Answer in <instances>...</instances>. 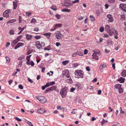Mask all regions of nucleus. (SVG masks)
Here are the masks:
<instances>
[{
  "instance_id": "nucleus-1",
  "label": "nucleus",
  "mask_w": 126,
  "mask_h": 126,
  "mask_svg": "<svg viewBox=\"0 0 126 126\" xmlns=\"http://www.w3.org/2000/svg\"><path fill=\"white\" fill-rule=\"evenodd\" d=\"M67 87L65 86L63 88H62L60 92V94L61 95L62 98H64L66 97L67 92Z\"/></svg>"
},
{
  "instance_id": "nucleus-2",
  "label": "nucleus",
  "mask_w": 126,
  "mask_h": 126,
  "mask_svg": "<svg viewBox=\"0 0 126 126\" xmlns=\"http://www.w3.org/2000/svg\"><path fill=\"white\" fill-rule=\"evenodd\" d=\"M36 98L42 103L46 102L47 99L45 97L42 96L37 95L35 97Z\"/></svg>"
},
{
  "instance_id": "nucleus-3",
  "label": "nucleus",
  "mask_w": 126,
  "mask_h": 126,
  "mask_svg": "<svg viewBox=\"0 0 126 126\" xmlns=\"http://www.w3.org/2000/svg\"><path fill=\"white\" fill-rule=\"evenodd\" d=\"M75 75L77 76L78 77V78H82L83 77V72L81 70H76L75 72Z\"/></svg>"
},
{
  "instance_id": "nucleus-4",
  "label": "nucleus",
  "mask_w": 126,
  "mask_h": 126,
  "mask_svg": "<svg viewBox=\"0 0 126 126\" xmlns=\"http://www.w3.org/2000/svg\"><path fill=\"white\" fill-rule=\"evenodd\" d=\"M110 26L109 25H105V30L109 33L110 35L112 36V33L111 32L112 30H110Z\"/></svg>"
},
{
  "instance_id": "nucleus-5",
  "label": "nucleus",
  "mask_w": 126,
  "mask_h": 126,
  "mask_svg": "<svg viewBox=\"0 0 126 126\" xmlns=\"http://www.w3.org/2000/svg\"><path fill=\"white\" fill-rule=\"evenodd\" d=\"M55 36L58 39H60L63 37V35L59 31H57L55 33Z\"/></svg>"
},
{
  "instance_id": "nucleus-6",
  "label": "nucleus",
  "mask_w": 126,
  "mask_h": 126,
  "mask_svg": "<svg viewBox=\"0 0 126 126\" xmlns=\"http://www.w3.org/2000/svg\"><path fill=\"white\" fill-rule=\"evenodd\" d=\"M119 7L123 11L126 12V4L124 3L120 4Z\"/></svg>"
},
{
  "instance_id": "nucleus-7",
  "label": "nucleus",
  "mask_w": 126,
  "mask_h": 126,
  "mask_svg": "<svg viewBox=\"0 0 126 126\" xmlns=\"http://www.w3.org/2000/svg\"><path fill=\"white\" fill-rule=\"evenodd\" d=\"M107 19L109 22H111L113 21V20L112 16L110 14H109L107 16Z\"/></svg>"
},
{
  "instance_id": "nucleus-8",
  "label": "nucleus",
  "mask_w": 126,
  "mask_h": 126,
  "mask_svg": "<svg viewBox=\"0 0 126 126\" xmlns=\"http://www.w3.org/2000/svg\"><path fill=\"white\" fill-rule=\"evenodd\" d=\"M62 24H59L58 23L56 24L55 26L54 29H51L50 30V31H54L55 30V29L58 28H60L62 26Z\"/></svg>"
},
{
  "instance_id": "nucleus-9",
  "label": "nucleus",
  "mask_w": 126,
  "mask_h": 126,
  "mask_svg": "<svg viewBox=\"0 0 126 126\" xmlns=\"http://www.w3.org/2000/svg\"><path fill=\"white\" fill-rule=\"evenodd\" d=\"M37 112L38 113H40L43 114L45 113L46 111L44 109H40L37 110Z\"/></svg>"
},
{
  "instance_id": "nucleus-10",
  "label": "nucleus",
  "mask_w": 126,
  "mask_h": 126,
  "mask_svg": "<svg viewBox=\"0 0 126 126\" xmlns=\"http://www.w3.org/2000/svg\"><path fill=\"white\" fill-rule=\"evenodd\" d=\"M24 45V44L22 43H18L15 46V49H16L20 47H22Z\"/></svg>"
},
{
  "instance_id": "nucleus-11",
  "label": "nucleus",
  "mask_w": 126,
  "mask_h": 126,
  "mask_svg": "<svg viewBox=\"0 0 126 126\" xmlns=\"http://www.w3.org/2000/svg\"><path fill=\"white\" fill-rule=\"evenodd\" d=\"M51 91H53V90L57 92H59L56 86H53L50 87Z\"/></svg>"
},
{
  "instance_id": "nucleus-12",
  "label": "nucleus",
  "mask_w": 126,
  "mask_h": 126,
  "mask_svg": "<svg viewBox=\"0 0 126 126\" xmlns=\"http://www.w3.org/2000/svg\"><path fill=\"white\" fill-rule=\"evenodd\" d=\"M112 29L111 32L112 33V35L113 34L115 35H118V31L117 30L113 29Z\"/></svg>"
},
{
  "instance_id": "nucleus-13",
  "label": "nucleus",
  "mask_w": 126,
  "mask_h": 126,
  "mask_svg": "<svg viewBox=\"0 0 126 126\" xmlns=\"http://www.w3.org/2000/svg\"><path fill=\"white\" fill-rule=\"evenodd\" d=\"M96 53H93V57L92 58L93 59H95L96 60H98V56L96 55Z\"/></svg>"
},
{
  "instance_id": "nucleus-14",
  "label": "nucleus",
  "mask_w": 126,
  "mask_h": 126,
  "mask_svg": "<svg viewBox=\"0 0 126 126\" xmlns=\"http://www.w3.org/2000/svg\"><path fill=\"white\" fill-rule=\"evenodd\" d=\"M107 44L108 45L111 46L112 45V42L111 39H109L107 42Z\"/></svg>"
},
{
  "instance_id": "nucleus-15",
  "label": "nucleus",
  "mask_w": 126,
  "mask_h": 126,
  "mask_svg": "<svg viewBox=\"0 0 126 126\" xmlns=\"http://www.w3.org/2000/svg\"><path fill=\"white\" fill-rule=\"evenodd\" d=\"M25 36H26V38L28 40H30L31 39L32 37V36L31 35H29L28 34H25Z\"/></svg>"
},
{
  "instance_id": "nucleus-16",
  "label": "nucleus",
  "mask_w": 126,
  "mask_h": 126,
  "mask_svg": "<svg viewBox=\"0 0 126 126\" xmlns=\"http://www.w3.org/2000/svg\"><path fill=\"white\" fill-rule=\"evenodd\" d=\"M125 80V79L124 78L121 77L118 80V81H120V82L121 83H123L124 82Z\"/></svg>"
},
{
  "instance_id": "nucleus-17",
  "label": "nucleus",
  "mask_w": 126,
  "mask_h": 126,
  "mask_svg": "<svg viewBox=\"0 0 126 126\" xmlns=\"http://www.w3.org/2000/svg\"><path fill=\"white\" fill-rule=\"evenodd\" d=\"M13 9H16V8L17 6V2L15 1H14L13 2Z\"/></svg>"
},
{
  "instance_id": "nucleus-18",
  "label": "nucleus",
  "mask_w": 126,
  "mask_h": 126,
  "mask_svg": "<svg viewBox=\"0 0 126 126\" xmlns=\"http://www.w3.org/2000/svg\"><path fill=\"white\" fill-rule=\"evenodd\" d=\"M18 41L16 40V39L14 40L12 42L11 44L12 45V46H14Z\"/></svg>"
},
{
  "instance_id": "nucleus-19",
  "label": "nucleus",
  "mask_w": 126,
  "mask_h": 126,
  "mask_svg": "<svg viewBox=\"0 0 126 126\" xmlns=\"http://www.w3.org/2000/svg\"><path fill=\"white\" fill-rule=\"evenodd\" d=\"M121 75L124 77L126 76V70H124L122 72Z\"/></svg>"
},
{
  "instance_id": "nucleus-20",
  "label": "nucleus",
  "mask_w": 126,
  "mask_h": 126,
  "mask_svg": "<svg viewBox=\"0 0 126 126\" xmlns=\"http://www.w3.org/2000/svg\"><path fill=\"white\" fill-rule=\"evenodd\" d=\"M3 16L4 17H8L9 16V15L6 12H4L3 13Z\"/></svg>"
},
{
  "instance_id": "nucleus-21",
  "label": "nucleus",
  "mask_w": 126,
  "mask_h": 126,
  "mask_svg": "<svg viewBox=\"0 0 126 126\" xmlns=\"http://www.w3.org/2000/svg\"><path fill=\"white\" fill-rule=\"evenodd\" d=\"M106 66V64H103L101 65L100 67V70L102 69L103 68H105Z\"/></svg>"
},
{
  "instance_id": "nucleus-22",
  "label": "nucleus",
  "mask_w": 126,
  "mask_h": 126,
  "mask_svg": "<svg viewBox=\"0 0 126 126\" xmlns=\"http://www.w3.org/2000/svg\"><path fill=\"white\" fill-rule=\"evenodd\" d=\"M62 12H69L70 11V10L67 8L63 9L62 10Z\"/></svg>"
},
{
  "instance_id": "nucleus-23",
  "label": "nucleus",
  "mask_w": 126,
  "mask_h": 126,
  "mask_svg": "<svg viewBox=\"0 0 126 126\" xmlns=\"http://www.w3.org/2000/svg\"><path fill=\"white\" fill-rule=\"evenodd\" d=\"M50 47V46H48L47 47H45L44 49V50H47L49 51L51 49Z\"/></svg>"
},
{
  "instance_id": "nucleus-24",
  "label": "nucleus",
  "mask_w": 126,
  "mask_h": 126,
  "mask_svg": "<svg viewBox=\"0 0 126 126\" xmlns=\"http://www.w3.org/2000/svg\"><path fill=\"white\" fill-rule=\"evenodd\" d=\"M77 55H78L81 56L83 55V53L81 51H78L77 52Z\"/></svg>"
},
{
  "instance_id": "nucleus-25",
  "label": "nucleus",
  "mask_w": 126,
  "mask_h": 126,
  "mask_svg": "<svg viewBox=\"0 0 126 126\" xmlns=\"http://www.w3.org/2000/svg\"><path fill=\"white\" fill-rule=\"evenodd\" d=\"M51 33H44L43 34V35L45 36H48L49 37H48V38H49L50 37V35L51 34Z\"/></svg>"
},
{
  "instance_id": "nucleus-26",
  "label": "nucleus",
  "mask_w": 126,
  "mask_h": 126,
  "mask_svg": "<svg viewBox=\"0 0 126 126\" xmlns=\"http://www.w3.org/2000/svg\"><path fill=\"white\" fill-rule=\"evenodd\" d=\"M16 20L15 19H11L8 21V23H13L14 22H16Z\"/></svg>"
},
{
  "instance_id": "nucleus-27",
  "label": "nucleus",
  "mask_w": 126,
  "mask_h": 126,
  "mask_svg": "<svg viewBox=\"0 0 126 126\" xmlns=\"http://www.w3.org/2000/svg\"><path fill=\"white\" fill-rule=\"evenodd\" d=\"M69 62L68 61L66 60L62 62V64L64 65H66Z\"/></svg>"
},
{
  "instance_id": "nucleus-28",
  "label": "nucleus",
  "mask_w": 126,
  "mask_h": 126,
  "mask_svg": "<svg viewBox=\"0 0 126 126\" xmlns=\"http://www.w3.org/2000/svg\"><path fill=\"white\" fill-rule=\"evenodd\" d=\"M40 45L41 48H42L43 47L45 46V44L44 42H41Z\"/></svg>"
},
{
  "instance_id": "nucleus-29",
  "label": "nucleus",
  "mask_w": 126,
  "mask_h": 126,
  "mask_svg": "<svg viewBox=\"0 0 126 126\" xmlns=\"http://www.w3.org/2000/svg\"><path fill=\"white\" fill-rule=\"evenodd\" d=\"M90 18L93 21H95V18L94 17H93V16L92 15H91L90 16Z\"/></svg>"
},
{
  "instance_id": "nucleus-30",
  "label": "nucleus",
  "mask_w": 126,
  "mask_h": 126,
  "mask_svg": "<svg viewBox=\"0 0 126 126\" xmlns=\"http://www.w3.org/2000/svg\"><path fill=\"white\" fill-rule=\"evenodd\" d=\"M5 58L6 59V63H9L10 61L9 58L8 57L6 56L5 57Z\"/></svg>"
},
{
  "instance_id": "nucleus-31",
  "label": "nucleus",
  "mask_w": 126,
  "mask_h": 126,
  "mask_svg": "<svg viewBox=\"0 0 126 126\" xmlns=\"http://www.w3.org/2000/svg\"><path fill=\"white\" fill-rule=\"evenodd\" d=\"M121 19L124 20L125 19V15H121Z\"/></svg>"
},
{
  "instance_id": "nucleus-32",
  "label": "nucleus",
  "mask_w": 126,
  "mask_h": 126,
  "mask_svg": "<svg viewBox=\"0 0 126 126\" xmlns=\"http://www.w3.org/2000/svg\"><path fill=\"white\" fill-rule=\"evenodd\" d=\"M51 8L54 11H56L57 10L56 7L55 6H53L51 7Z\"/></svg>"
},
{
  "instance_id": "nucleus-33",
  "label": "nucleus",
  "mask_w": 126,
  "mask_h": 126,
  "mask_svg": "<svg viewBox=\"0 0 126 126\" xmlns=\"http://www.w3.org/2000/svg\"><path fill=\"white\" fill-rule=\"evenodd\" d=\"M36 44L35 46L36 47H37V45H40V42L39 41H37L35 42Z\"/></svg>"
},
{
  "instance_id": "nucleus-34",
  "label": "nucleus",
  "mask_w": 126,
  "mask_h": 126,
  "mask_svg": "<svg viewBox=\"0 0 126 126\" xmlns=\"http://www.w3.org/2000/svg\"><path fill=\"white\" fill-rule=\"evenodd\" d=\"M41 35H36L34 36L35 38L37 39H38L41 38Z\"/></svg>"
},
{
  "instance_id": "nucleus-35",
  "label": "nucleus",
  "mask_w": 126,
  "mask_h": 126,
  "mask_svg": "<svg viewBox=\"0 0 126 126\" xmlns=\"http://www.w3.org/2000/svg\"><path fill=\"white\" fill-rule=\"evenodd\" d=\"M107 122V121H106L104 119H103V121L102 122H101V123L102 124V125H103L104 123Z\"/></svg>"
},
{
  "instance_id": "nucleus-36",
  "label": "nucleus",
  "mask_w": 126,
  "mask_h": 126,
  "mask_svg": "<svg viewBox=\"0 0 126 126\" xmlns=\"http://www.w3.org/2000/svg\"><path fill=\"white\" fill-rule=\"evenodd\" d=\"M78 19L79 20H81L83 19V17L79 16H78Z\"/></svg>"
},
{
  "instance_id": "nucleus-37",
  "label": "nucleus",
  "mask_w": 126,
  "mask_h": 126,
  "mask_svg": "<svg viewBox=\"0 0 126 126\" xmlns=\"http://www.w3.org/2000/svg\"><path fill=\"white\" fill-rule=\"evenodd\" d=\"M15 119L19 122H21L22 121V120L21 119L17 117H15Z\"/></svg>"
},
{
  "instance_id": "nucleus-38",
  "label": "nucleus",
  "mask_w": 126,
  "mask_h": 126,
  "mask_svg": "<svg viewBox=\"0 0 126 126\" xmlns=\"http://www.w3.org/2000/svg\"><path fill=\"white\" fill-rule=\"evenodd\" d=\"M14 31L13 30H12L10 31L9 33L10 35H13L14 34Z\"/></svg>"
},
{
  "instance_id": "nucleus-39",
  "label": "nucleus",
  "mask_w": 126,
  "mask_h": 126,
  "mask_svg": "<svg viewBox=\"0 0 126 126\" xmlns=\"http://www.w3.org/2000/svg\"><path fill=\"white\" fill-rule=\"evenodd\" d=\"M104 28L103 27H101L100 29V32H102L104 31Z\"/></svg>"
},
{
  "instance_id": "nucleus-40",
  "label": "nucleus",
  "mask_w": 126,
  "mask_h": 126,
  "mask_svg": "<svg viewBox=\"0 0 126 126\" xmlns=\"http://www.w3.org/2000/svg\"><path fill=\"white\" fill-rule=\"evenodd\" d=\"M22 37V35H19L17 37L16 39L17 40H18V41L20 40L21 39V38Z\"/></svg>"
},
{
  "instance_id": "nucleus-41",
  "label": "nucleus",
  "mask_w": 126,
  "mask_h": 126,
  "mask_svg": "<svg viewBox=\"0 0 126 126\" xmlns=\"http://www.w3.org/2000/svg\"><path fill=\"white\" fill-rule=\"evenodd\" d=\"M50 91H51V89L50 88V87H49V88H47V89H46L45 90V92L46 93L47 92H49Z\"/></svg>"
},
{
  "instance_id": "nucleus-42",
  "label": "nucleus",
  "mask_w": 126,
  "mask_h": 126,
  "mask_svg": "<svg viewBox=\"0 0 126 126\" xmlns=\"http://www.w3.org/2000/svg\"><path fill=\"white\" fill-rule=\"evenodd\" d=\"M36 21V20L34 18H32L31 21V23H34Z\"/></svg>"
},
{
  "instance_id": "nucleus-43",
  "label": "nucleus",
  "mask_w": 126,
  "mask_h": 126,
  "mask_svg": "<svg viewBox=\"0 0 126 126\" xmlns=\"http://www.w3.org/2000/svg\"><path fill=\"white\" fill-rule=\"evenodd\" d=\"M68 5H65L64 6H65L66 7H67L68 6H70L71 5V3L70 2H68L67 3Z\"/></svg>"
},
{
  "instance_id": "nucleus-44",
  "label": "nucleus",
  "mask_w": 126,
  "mask_h": 126,
  "mask_svg": "<svg viewBox=\"0 0 126 126\" xmlns=\"http://www.w3.org/2000/svg\"><path fill=\"white\" fill-rule=\"evenodd\" d=\"M27 60V61L26 62V64L28 65H30V63L29 62L30 61V58H29L28 59V60Z\"/></svg>"
},
{
  "instance_id": "nucleus-45",
  "label": "nucleus",
  "mask_w": 126,
  "mask_h": 126,
  "mask_svg": "<svg viewBox=\"0 0 126 126\" xmlns=\"http://www.w3.org/2000/svg\"><path fill=\"white\" fill-rule=\"evenodd\" d=\"M18 88L21 89H23V87L21 84H20L18 86Z\"/></svg>"
},
{
  "instance_id": "nucleus-46",
  "label": "nucleus",
  "mask_w": 126,
  "mask_h": 126,
  "mask_svg": "<svg viewBox=\"0 0 126 126\" xmlns=\"http://www.w3.org/2000/svg\"><path fill=\"white\" fill-rule=\"evenodd\" d=\"M31 13L30 12H26V16L28 17L30 16V15L31 14Z\"/></svg>"
},
{
  "instance_id": "nucleus-47",
  "label": "nucleus",
  "mask_w": 126,
  "mask_h": 126,
  "mask_svg": "<svg viewBox=\"0 0 126 126\" xmlns=\"http://www.w3.org/2000/svg\"><path fill=\"white\" fill-rule=\"evenodd\" d=\"M60 16L58 14H56V17L57 18V19H59L60 18Z\"/></svg>"
},
{
  "instance_id": "nucleus-48",
  "label": "nucleus",
  "mask_w": 126,
  "mask_h": 126,
  "mask_svg": "<svg viewBox=\"0 0 126 126\" xmlns=\"http://www.w3.org/2000/svg\"><path fill=\"white\" fill-rule=\"evenodd\" d=\"M55 84V82L54 81H51L49 83V85L50 86H52L53 85V84Z\"/></svg>"
},
{
  "instance_id": "nucleus-49",
  "label": "nucleus",
  "mask_w": 126,
  "mask_h": 126,
  "mask_svg": "<svg viewBox=\"0 0 126 126\" xmlns=\"http://www.w3.org/2000/svg\"><path fill=\"white\" fill-rule=\"evenodd\" d=\"M79 0H75L72 1V3H75L76 2H79Z\"/></svg>"
},
{
  "instance_id": "nucleus-50",
  "label": "nucleus",
  "mask_w": 126,
  "mask_h": 126,
  "mask_svg": "<svg viewBox=\"0 0 126 126\" xmlns=\"http://www.w3.org/2000/svg\"><path fill=\"white\" fill-rule=\"evenodd\" d=\"M78 65V64L77 63H75L73 64V67H76Z\"/></svg>"
},
{
  "instance_id": "nucleus-51",
  "label": "nucleus",
  "mask_w": 126,
  "mask_h": 126,
  "mask_svg": "<svg viewBox=\"0 0 126 126\" xmlns=\"http://www.w3.org/2000/svg\"><path fill=\"white\" fill-rule=\"evenodd\" d=\"M28 81H29V82H30L31 83H32L33 82V80H32L31 79H30V78H29L28 79Z\"/></svg>"
},
{
  "instance_id": "nucleus-52",
  "label": "nucleus",
  "mask_w": 126,
  "mask_h": 126,
  "mask_svg": "<svg viewBox=\"0 0 126 126\" xmlns=\"http://www.w3.org/2000/svg\"><path fill=\"white\" fill-rule=\"evenodd\" d=\"M115 88H118V87H116V86H117V87H120L121 86V85L120 84H116V85H115Z\"/></svg>"
},
{
  "instance_id": "nucleus-53",
  "label": "nucleus",
  "mask_w": 126,
  "mask_h": 126,
  "mask_svg": "<svg viewBox=\"0 0 126 126\" xmlns=\"http://www.w3.org/2000/svg\"><path fill=\"white\" fill-rule=\"evenodd\" d=\"M30 65H31L32 66L34 65V63L32 61H31L30 63Z\"/></svg>"
},
{
  "instance_id": "nucleus-54",
  "label": "nucleus",
  "mask_w": 126,
  "mask_h": 126,
  "mask_svg": "<svg viewBox=\"0 0 126 126\" xmlns=\"http://www.w3.org/2000/svg\"><path fill=\"white\" fill-rule=\"evenodd\" d=\"M6 12V13H7L8 14L9 13H10L11 11L9 10H6L4 12Z\"/></svg>"
},
{
  "instance_id": "nucleus-55",
  "label": "nucleus",
  "mask_w": 126,
  "mask_h": 126,
  "mask_svg": "<svg viewBox=\"0 0 126 126\" xmlns=\"http://www.w3.org/2000/svg\"><path fill=\"white\" fill-rule=\"evenodd\" d=\"M75 85L78 89L80 87V84H76Z\"/></svg>"
},
{
  "instance_id": "nucleus-56",
  "label": "nucleus",
  "mask_w": 126,
  "mask_h": 126,
  "mask_svg": "<svg viewBox=\"0 0 126 126\" xmlns=\"http://www.w3.org/2000/svg\"><path fill=\"white\" fill-rule=\"evenodd\" d=\"M119 93H120L123 92L122 89V88L119 89Z\"/></svg>"
},
{
  "instance_id": "nucleus-57",
  "label": "nucleus",
  "mask_w": 126,
  "mask_h": 126,
  "mask_svg": "<svg viewBox=\"0 0 126 126\" xmlns=\"http://www.w3.org/2000/svg\"><path fill=\"white\" fill-rule=\"evenodd\" d=\"M38 47H36V48L38 49H42V48H41V45H37Z\"/></svg>"
},
{
  "instance_id": "nucleus-58",
  "label": "nucleus",
  "mask_w": 126,
  "mask_h": 126,
  "mask_svg": "<svg viewBox=\"0 0 126 126\" xmlns=\"http://www.w3.org/2000/svg\"><path fill=\"white\" fill-rule=\"evenodd\" d=\"M109 1L110 3H114L115 2V0H109Z\"/></svg>"
},
{
  "instance_id": "nucleus-59",
  "label": "nucleus",
  "mask_w": 126,
  "mask_h": 126,
  "mask_svg": "<svg viewBox=\"0 0 126 126\" xmlns=\"http://www.w3.org/2000/svg\"><path fill=\"white\" fill-rule=\"evenodd\" d=\"M88 53V50L86 49H85L84 50V53L85 54H87Z\"/></svg>"
},
{
  "instance_id": "nucleus-60",
  "label": "nucleus",
  "mask_w": 126,
  "mask_h": 126,
  "mask_svg": "<svg viewBox=\"0 0 126 126\" xmlns=\"http://www.w3.org/2000/svg\"><path fill=\"white\" fill-rule=\"evenodd\" d=\"M77 55V53L76 52V53H73L72 54V56L73 57H75L76 56V55Z\"/></svg>"
},
{
  "instance_id": "nucleus-61",
  "label": "nucleus",
  "mask_w": 126,
  "mask_h": 126,
  "mask_svg": "<svg viewBox=\"0 0 126 126\" xmlns=\"http://www.w3.org/2000/svg\"><path fill=\"white\" fill-rule=\"evenodd\" d=\"M75 88H74L73 87H72L71 88V89H70V91L71 92H73L75 90Z\"/></svg>"
},
{
  "instance_id": "nucleus-62",
  "label": "nucleus",
  "mask_w": 126,
  "mask_h": 126,
  "mask_svg": "<svg viewBox=\"0 0 126 126\" xmlns=\"http://www.w3.org/2000/svg\"><path fill=\"white\" fill-rule=\"evenodd\" d=\"M13 81V80H10L9 81V85H10L11 83H12Z\"/></svg>"
},
{
  "instance_id": "nucleus-63",
  "label": "nucleus",
  "mask_w": 126,
  "mask_h": 126,
  "mask_svg": "<svg viewBox=\"0 0 126 126\" xmlns=\"http://www.w3.org/2000/svg\"><path fill=\"white\" fill-rule=\"evenodd\" d=\"M38 30L39 29L37 28H35L34 29V31H35L38 32Z\"/></svg>"
},
{
  "instance_id": "nucleus-64",
  "label": "nucleus",
  "mask_w": 126,
  "mask_h": 126,
  "mask_svg": "<svg viewBox=\"0 0 126 126\" xmlns=\"http://www.w3.org/2000/svg\"><path fill=\"white\" fill-rule=\"evenodd\" d=\"M56 45L58 47L60 45V43L57 42L56 44Z\"/></svg>"
}]
</instances>
